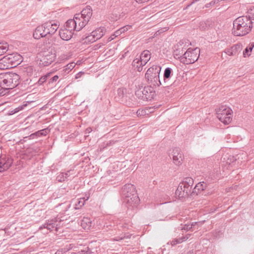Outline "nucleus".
<instances>
[{"mask_svg":"<svg viewBox=\"0 0 254 254\" xmlns=\"http://www.w3.org/2000/svg\"><path fill=\"white\" fill-rule=\"evenodd\" d=\"M140 63H139V62H137V63L136 64V65H133L134 67H135L136 68H137V69L138 70V67H139L140 66Z\"/></svg>","mask_w":254,"mask_h":254,"instance_id":"bf43d9fd","label":"nucleus"},{"mask_svg":"<svg viewBox=\"0 0 254 254\" xmlns=\"http://www.w3.org/2000/svg\"><path fill=\"white\" fill-rule=\"evenodd\" d=\"M184 239H186L185 238H179L177 239H175L172 241L170 242V244L174 246L178 244H180L183 242H184ZM170 242H168V244H169Z\"/></svg>","mask_w":254,"mask_h":254,"instance_id":"c9c22d12","label":"nucleus"},{"mask_svg":"<svg viewBox=\"0 0 254 254\" xmlns=\"http://www.w3.org/2000/svg\"><path fill=\"white\" fill-rule=\"evenodd\" d=\"M24 72L29 76L36 73V70L32 66H28L24 68Z\"/></svg>","mask_w":254,"mask_h":254,"instance_id":"7c9ffc66","label":"nucleus"},{"mask_svg":"<svg viewBox=\"0 0 254 254\" xmlns=\"http://www.w3.org/2000/svg\"><path fill=\"white\" fill-rule=\"evenodd\" d=\"M122 33V32L121 31V29H119L117 30L113 34V36H115V37L119 36Z\"/></svg>","mask_w":254,"mask_h":254,"instance_id":"de8ad7c7","label":"nucleus"},{"mask_svg":"<svg viewBox=\"0 0 254 254\" xmlns=\"http://www.w3.org/2000/svg\"><path fill=\"white\" fill-rule=\"evenodd\" d=\"M51 76L52 74L50 75V77H49V79H48V82L47 83V86L50 88L53 87L55 85L56 82L57 81L60 77L58 75H55L53 77Z\"/></svg>","mask_w":254,"mask_h":254,"instance_id":"a878e982","label":"nucleus"},{"mask_svg":"<svg viewBox=\"0 0 254 254\" xmlns=\"http://www.w3.org/2000/svg\"><path fill=\"white\" fill-rule=\"evenodd\" d=\"M190 234H188L186 236L182 237L181 238H185L186 239H184V241H185L186 240H187V239H188L190 238Z\"/></svg>","mask_w":254,"mask_h":254,"instance_id":"13d9d810","label":"nucleus"},{"mask_svg":"<svg viewBox=\"0 0 254 254\" xmlns=\"http://www.w3.org/2000/svg\"><path fill=\"white\" fill-rule=\"evenodd\" d=\"M63 220L60 217H56L53 219L48 220L45 223L40 227L39 229L41 230L46 228L50 231H52L54 230L58 231V229L63 226V224H61V221Z\"/></svg>","mask_w":254,"mask_h":254,"instance_id":"9d476101","label":"nucleus"},{"mask_svg":"<svg viewBox=\"0 0 254 254\" xmlns=\"http://www.w3.org/2000/svg\"><path fill=\"white\" fill-rule=\"evenodd\" d=\"M199 53L200 50L198 48L194 49L189 48L184 54L183 52L179 53V54L181 55L179 57L180 61L186 64H193L198 60Z\"/></svg>","mask_w":254,"mask_h":254,"instance_id":"423d86ee","label":"nucleus"},{"mask_svg":"<svg viewBox=\"0 0 254 254\" xmlns=\"http://www.w3.org/2000/svg\"><path fill=\"white\" fill-rule=\"evenodd\" d=\"M64 252H67L69 250V249H68V248H64Z\"/></svg>","mask_w":254,"mask_h":254,"instance_id":"680f3d73","label":"nucleus"},{"mask_svg":"<svg viewBox=\"0 0 254 254\" xmlns=\"http://www.w3.org/2000/svg\"><path fill=\"white\" fill-rule=\"evenodd\" d=\"M131 27L132 26L131 25H127L125 26H124V27L121 28L120 29H121V31L122 32V33H124V32L127 31V30H128L129 29H131Z\"/></svg>","mask_w":254,"mask_h":254,"instance_id":"79ce46f5","label":"nucleus"},{"mask_svg":"<svg viewBox=\"0 0 254 254\" xmlns=\"http://www.w3.org/2000/svg\"><path fill=\"white\" fill-rule=\"evenodd\" d=\"M69 171H67V172L64 173H61L58 177H57V180L60 182H62L64 181L68 177H69Z\"/></svg>","mask_w":254,"mask_h":254,"instance_id":"72a5a7b5","label":"nucleus"},{"mask_svg":"<svg viewBox=\"0 0 254 254\" xmlns=\"http://www.w3.org/2000/svg\"><path fill=\"white\" fill-rule=\"evenodd\" d=\"M75 66V64L74 63H70L67 64L65 67L64 68L63 70L64 72V74L66 75L68 74L69 71H70Z\"/></svg>","mask_w":254,"mask_h":254,"instance_id":"cd10ccee","label":"nucleus"},{"mask_svg":"<svg viewBox=\"0 0 254 254\" xmlns=\"http://www.w3.org/2000/svg\"><path fill=\"white\" fill-rule=\"evenodd\" d=\"M80 74V72L78 73L76 75V78H78L79 77V74Z\"/></svg>","mask_w":254,"mask_h":254,"instance_id":"0e129e2a","label":"nucleus"},{"mask_svg":"<svg viewBox=\"0 0 254 254\" xmlns=\"http://www.w3.org/2000/svg\"><path fill=\"white\" fill-rule=\"evenodd\" d=\"M173 87H175L176 86V81H175L172 84H171Z\"/></svg>","mask_w":254,"mask_h":254,"instance_id":"e2e57ef3","label":"nucleus"},{"mask_svg":"<svg viewBox=\"0 0 254 254\" xmlns=\"http://www.w3.org/2000/svg\"><path fill=\"white\" fill-rule=\"evenodd\" d=\"M135 95L144 101H150L154 98L155 92L151 86L139 87L135 91Z\"/></svg>","mask_w":254,"mask_h":254,"instance_id":"6e6552de","label":"nucleus"},{"mask_svg":"<svg viewBox=\"0 0 254 254\" xmlns=\"http://www.w3.org/2000/svg\"><path fill=\"white\" fill-rule=\"evenodd\" d=\"M232 50L234 55H237L240 52L242 49V45L241 44H237L231 47Z\"/></svg>","mask_w":254,"mask_h":254,"instance_id":"f704fd0d","label":"nucleus"},{"mask_svg":"<svg viewBox=\"0 0 254 254\" xmlns=\"http://www.w3.org/2000/svg\"><path fill=\"white\" fill-rule=\"evenodd\" d=\"M148 61H147L146 59L144 60H141L140 59H135L132 62V65H136V64L137 62L140 63V66L138 67V71L140 72L142 70L143 66H144L148 62Z\"/></svg>","mask_w":254,"mask_h":254,"instance_id":"b1692460","label":"nucleus"},{"mask_svg":"<svg viewBox=\"0 0 254 254\" xmlns=\"http://www.w3.org/2000/svg\"><path fill=\"white\" fill-rule=\"evenodd\" d=\"M214 2H213V1H211L210 3V5H212V4H214Z\"/></svg>","mask_w":254,"mask_h":254,"instance_id":"774afa93","label":"nucleus"},{"mask_svg":"<svg viewBox=\"0 0 254 254\" xmlns=\"http://www.w3.org/2000/svg\"><path fill=\"white\" fill-rule=\"evenodd\" d=\"M81 226L84 230H89L92 226V221L88 217H84L81 221Z\"/></svg>","mask_w":254,"mask_h":254,"instance_id":"4be33fe9","label":"nucleus"},{"mask_svg":"<svg viewBox=\"0 0 254 254\" xmlns=\"http://www.w3.org/2000/svg\"><path fill=\"white\" fill-rule=\"evenodd\" d=\"M20 76L13 72L0 74V86L3 88L13 89L19 84Z\"/></svg>","mask_w":254,"mask_h":254,"instance_id":"7ed1b4c3","label":"nucleus"},{"mask_svg":"<svg viewBox=\"0 0 254 254\" xmlns=\"http://www.w3.org/2000/svg\"><path fill=\"white\" fill-rule=\"evenodd\" d=\"M151 58V53L148 50H144L143 51L140 56V59H146L147 61H149Z\"/></svg>","mask_w":254,"mask_h":254,"instance_id":"bb28decb","label":"nucleus"},{"mask_svg":"<svg viewBox=\"0 0 254 254\" xmlns=\"http://www.w3.org/2000/svg\"><path fill=\"white\" fill-rule=\"evenodd\" d=\"M199 0H192V1L191 2V3H194L195 2H197L198 1H199Z\"/></svg>","mask_w":254,"mask_h":254,"instance_id":"69168bd1","label":"nucleus"},{"mask_svg":"<svg viewBox=\"0 0 254 254\" xmlns=\"http://www.w3.org/2000/svg\"><path fill=\"white\" fill-rule=\"evenodd\" d=\"M92 15V9L90 6L87 5L81 11L80 13L75 14L74 16V18L75 20L79 19V21L81 22L80 24H82V22H83V28L89 21Z\"/></svg>","mask_w":254,"mask_h":254,"instance_id":"1a4fd4ad","label":"nucleus"},{"mask_svg":"<svg viewBox=\"0 0 254 254\" xmlns=\"http://www.w3.org/2000/svg\"><path fill=\"white\" fill-rule=\"evenodd\" d=\"M173 76V71L171 67H167L165 69L163 73L162 84L168 86L171 83V79Z\"/></svg>","mask_w":254,"mask_h":254,"instance_id":"f3484780","label":"nucleus"},{"mask_svg":"<svg viewBox=\"0 0 254 254\" xmlns=\"http://www.w3.org/2000/svg\"><path fill=\"white\" fill-rule=\"evenodd\" d=\"M26 104H24L22 106H19V107H18L17 108H16L14 109V111L13 112V111L11 112L12 113V114L17 113V112H19V111L22 110V109H23L24 107H26Z\"/></svg>","mask_w":254,"mask_h":254,"instance_id":"37998d69","label":"nucleus"},{"mask_svg":"<svg viewBox=\"0 0 254 254\" xmlns=\"http://www.w3.org/2000/svg\"><path fill=\"white\" fill-rule=\"evenodd\" d=\"M126 93V89L124 88H119L117 90V95L120 99V101L123 102V98H124Z\"/></svg>","mask_w":254,"mask_h":254,"instance_id":"2f4dec72","label":"nucleus"},{"mask_svg":"<svg viewBox=\"0 0 254 254\" xmlns=\"http://www.w3.org/2000/svg\"><path fill=\"white\" fill-rule=\"evenodd\" d=\"M91 128H87L86 129V132H89L91 131Z\"/></svg>","mask_w":254,"mask_h":254,"instance_id":"052dcab7","label":"nucleus"},{"mask_svg":"<svg viewBox=\"0 0 254 254\" xmlns=\"http://www.w3.org/2000/svg\"><path fill=\"white\" fill-rule=\"evenodd\" d=\"M91 33H92L93 36L95 37V39L98 40L102 38L104 35L105 28L104 27H100L99 28H97L95 30L93 31Z\"/></svg>","mask_w":254,"mask_h":254,"instance_id":"5701e85b","label":"nucleus"},{"mask_svg":"<svg viewBox=\"0 0 254 254\" xmlns=\"http://www.w3.org/2000/svg\"><path fill=\"white\" fill-rule=\"evenodd\" d=\"M78 253L79 254H88L86 253L85 250H81V251L79 252Z\"/></svg>","mask_w":254,"mask_h":254,"instance_id":"6e6d98bb","label":"nucleus"},{"mask_svg":"<svg viewBox=\"0 0 254 254\" xmlns=\"http://www.w3.org/2000/svg\"><path fill=\"white\" fill-rule=\"evenodd\" d=\"M199 223H200V222H192L191 224H190V225L191 228H195V226H197V227L196 229H197L198 227V224Z\"/></svg>","mask_w":254,"mask_h":254,"instance_id":"8fccbe9b","label":"nucleus"},{"mask_svg":"<svg viewBox=\"0 0 254 254\" xmlns=\"http://www.w3.org/2000/svg\"><path fill=\"white\" fill-rule=\"evenodd\" d=\"M115 38V36H113V34L112 35H111L108 39V40L107 41L108 42H110L112 40H113V39H114V38Z\"/></svg>","mask_w":254,"mask_h":254,"instance_id":"864d4df0","label":"nucleus"},{"mask_svg":"<svg viewBox=\"0 0 254 254\" xmlns=\"http://www.w3.org/2000/svg\"><path fill=\"white\" fill-rule=\"evenodd\" d=\"M63 213H60V214L58 215V216L57 217H60L62 218V219H64L63 221H61V224H63V225H64L63 222L64 221L66 220L67 219V218L69 217V216H68L69 214H68L67 215H63Z\"/></svg>","mask_w":254,"mask_h":254,"instance_id":"a19ab883","label":"nucleus"},{"mask_svg":"<svg viewBox=\"0 0 254 254\" xmlns=\"http://www.w3.org/2000/svg\"><path fill=\"white\" fill-rule=\"evenodd\" d=\"M114 226H115L114 223H113V225H112V224L108 225L107 224L106 225H104V229L105 230L107 231L108 230L107 228L110 229V228H109V227L111 228V227H113Z\"/></svg>","mask_w":254,"mask_h":254,"instance_id":"3c124183","label":"nucleus"},{"mask_svg":"<svg viewBox=\"0 0 254 254\" xmlns=\"http://www.w3.org/2000/svg\"><path fill=\"white\" fill-rule=\"evenodd\" d=\"M134 193H137L135 187L130 184H126L123 187L121 190V194L124 197L128 196H131Z\"/></svg>","mask_w":254,"mask_h":254,"instance_id":"dca6fc26","label":"nucleus"},{"mask_svg":"<svg viewBox=\"0 0 254 254\" xmlns=\"http://www.w3.org/2000/svg\"><path fill=\"white\" fill-rule=\"evenodd\" d=\"M184 191H185V189H182V190H181V192L180 193L182 194V193H183Z\"/></svg>","mask_w":254,"mask_h":254,"instance_id":"338daca9","label":"nucleus"},{"mask_svg":"<svg viewBox=\"0 0 254 254\" xmlns=\"http://www.w3.org/2000/svg\"><path fill=\"white\" fill-rule=\"evenodd\" d=\"M140 201L139 198L137 193L133 194L131 196L124 197V202L128 208L136 207Z\"/></svg>","mask_w":254,"mask_h":254,"instance_id":"ddd939ff","label":"nucleus"},{"mask_svg":"<svg viewBox=\"0 0 254 254\" xmlns=\"http://www.w3.org/2000/svg\"><path fill=\"white\" fill-rule=\"evenodd\" d=\"M249 12L250 14L252 15V17H251V18L252 19V20H254V9H251Z\"/></svg>","mask_w":254,"mask_h":254,"instance_id":"603ef678","label":"nucleus"},{"mask_svg":"<svg viewBox=\"0 0 254 254\" xmlns=\"http://www.w3.org/2000/svg\"><path fill=\"white\" fill-rule=\"evenodd\" d=\"M22 57L17 53L8 54L0 60V69H6L17 66L22 62Z\"/></svg>","mask_w":254,"mask_h":254,"instance_id":"20e7f679","label":"nucleus"},{"mask_svg":"<svg viewBox=\"0 0 254 254\" xmlns=\"http://www.w3.org/2000/svg\"><path fill=\"white\" fill-rule=\"evenodd\" d=\"M161 70V67L158 65H153L147 69L145 78L148 84L158 87L162 84L159 77Z\"/></svg>","mask_w":254,"mask_h":254,"instance_id":"39448f33","label":"nucleus"},{"mask_svg":"<svg viewBox=\"0 0 254 254\" xmlns=\"http://www.w3.org/2000/svg\"><path fill=\"white\" fill-rule=\"evenodd\" d=\"M147 112H148V114L154 112V108L153 107H146Z\"/></svg>","mask_w":254,"mask_h":254,"instance_id":"09e8293b","label":"nucleus"},{"mask_svg":"<svg viewBox=\"0 0 254 254\" xmlns=\"http://www.w3.org/2000/svg\"><path fill=\"white\" fill-rule=\"evenodd\" d=\"M254 26L250 16H242L233 21L232 34L235 36H244L249 33Z\"/></svg>","mask_w":254,"mask_h":254,"instance_id":"f257e3e1","label":"nucleus"},{"mask_svg":"<svg viewBox=\"0 0 254 254\" xmlns=\"http://www.w3.org/2000/svg\"><path fill=\"white\" fill-rule=\"evenodd\" d=\"M193 184V180L191 178H186L179 185L176 190V195L180 199L187 198L189 195H195L192 191H191Z\"/></svg>","mask_w":254,"mask_h":254,"instance_id":"f03ea898","label":"nucleus"},{"mask_svg":"<svg viewBox=\"0 0 254 254\" xmlns=\"http://www.w3.org/2000/svg\"><path fill=\"white\" fill-rule=\"evenodd\" d=\"M85 200L84 198H81L78 202L77 203L75 204L74 209H79L80 207H82L84 205Z\"/></svg>","mask_w":254,"mask_h":254,"instance_id":"58836bf2","label":"nucleus"},{"mask_svg":"<svg viewBox=\"0 0 254 254\" xmlns=\"http://www.w3.org/2000/svg\"><path fill=\"white\" fill-rule=\"evenodd\" d=\"M81 22L79 21V19H76L75 20L74 18L68 20L65 24V28L69 29L72 32L74 31H79L83 28V23L80 24Z\"/></svg>","mask_w":254,"mask_h":254,"instance_id":"f8f14e48","label":"nucleus"},{"mask_svg":"<svg viewBox=\"0 0 254 254\" xmlns=\"http://www.w3.org/2000/svg\"><path fill=\"white\" fill-rule=\"evenodd\" d=\"M85 40L86 42H89L91 43H93L97 40L95 39V37L93 36L92 33H91V34L89 35H88L85 38Z\"/></svg>","mask_w":254,"mask_h":254,"instance_id":"4c0bfd02","label":"nucleus"},{"mask_svg":"<svg viewBox=\"0 0 254 254\" xmlns=\"http://www.w3.org/2000/svg\"><path fill=\"white\" fill-rule=\"evenodd\" d=\"M172 156L174 163L176 165H180L182 164L184 156L180 148L176 147L173 149Z\"/></svg>","mask_w":254,"mask_h":254,"instance_id":"2eb2a0df","label":"nucleus"},{"mask_svg":"<svg viewBox=\"0 0 254 254\" xmlns=\"http://www.w3.org/2000/svg\"><path fill=\"white\" fill-rule=\"evenodd\" d=\"M55 51H48L43 53L40 61V64L44 66L51 64L56 59Z\"/></svg>","mask_w":254,"mask_h":254,"instance_id":"9b49d317","label":"nucleus"},{"mask_svg":"<svg viewBox=\"0 0 254 254\" xmlns=\"http://www.w3.org/2000/svg\"><path fill=\"white\" fill-rule=\"evenodd\" d=\"M44 28L42 25L37 26L33 32V37L35 39H40L42 37H47Z\"/></svg>","mask_w":254,"mask_h":254,"instance_id":"aec40b11","label":"nucleus"},{"mask_svg":"<svg viewBox=\"0 0 254 254\" xmlns=\"http://www.w3.org/2000/svg\"><path fill=\"white\" fill-rule=\"evenodd\" d=\"M85 250H86V253H87L88 254H90L91 253V251L89 248L87 247L85 249Z\"/></svg>","mask_w":254,"mask_h":254,"instance_id":"5fc2aeb1","label":"nucleus"},{"mask_svg":"<svg viewBox=\"0 0 254 254\" xmlns=\"http://www.w3.org/2000/svg\"><path fill=\"white\" fill-rule=\"evenodd\" d=\"M73 34V32L65 27L59 31V35L61 38L64 41L69 40L72 38Z\"/></svg>","mask_w":254,"mask_h":254,"instance_id":"6ab92c4d","label":"nucleus"},{"mask_svg":"<svg viewBox=\"0 0 254 254\" xmlns=\"http://www.w3.org/2000/svg\"><path fill=\"white\" fill-rule=\"evenodd\" d=\"M207 184L204 182H199L197 184L192 190V193L195 195H197L200 191L206 189Z\"/></svg>","mask_w":254,"mask_h":254,"instance_id":"412c9836","label":"nucleus"},{"mask_svg":"<svg viewBox=\"0 0 254 254\" xmlns=\"http://www.w3.org/2000/svg\"><path fill=\"white\" fill-rule=\"evenodd\" d=\"M180 229L182 230L189 231L190 229H191V228L190 225V224L187 223L184 225L181 224V227H180Z\"/></svg>","mask_w":254,"mask_h":254,"instance_id":"ea45409f","label":"nucleus"},{"mask_svg":"<svg viewBox=\"0 0 254 254\" xmlns=\"http://www.w3.org/2000/svg\"><path fill=\"white\" fill-rule=\"evenodd\" d=\"M38 138L37 136H36L35 132L31 134L30 135L26 136L24 138H28V139H33L35 138Z\"/></svg>","mask_w":254,"mask_h":254,"instance_id":"a18cd8bd","label":"nucleus"},{"mask_svg":"<svg viewBox=\"0 0 254 254\" xmlns=\"http://www.w3.org/2000/svg\"><path fill=\"white\" fill-rule=\"evenodd\" d=\"M8 50V45L6 42L0 43V56L5 53Z\"/></svg>","mask_w":254,"mask_h":254,"instance_id":"c85d7f7f","label":"nucleus"},{"mask_svg":"<svg viewBox=\"0 0 254 254\" xmlns=\"http://www.w3.org/2000/svg\"><path fill=\"white\" fill-rule=\"evenodd\" d=\"M217 117L225 125H228L232 120V110L226 105H221L216 110Z\"/></svg>","mask_w":254,"mask_h":254,"instance_id":"0eeeda50","label":"nucleus"},{"mask_svg":"<svg viewBox=\"0 0 254 254\" xmlns=\"http://www.w3.org/2000/svg\"><path fill=\"white\" fill-rule=\"evenodd\" d=\"M130 236H131V235H127L126 236V235H125L124 237H121L120 238V239L122 240V239H125V238H127V239L129 238Z\"/></svg>","mask_w":254,"mask_h":254,"instance_id":"4d7b16f0","label":"nucleus"},{"mask_svg":"<svg viewBox=\"0 0 254 254\" xmlns=\"http://www.w3.org/2000/svg\"><path fill=\"white\" fill-rule=\"evenodd\" d=\"M52 74L51 72H49L47 73L46 75L41 76L38 80V81L37 82V84L38 85H42L44 83H48L49 79V77H50V75Z\"/></svg>","mask_w":254,"mask_h":254,"instance_id":"393cba45","label":"nucleus"},{"mask_svg":"<svg viewBox=\"0 0 254 254\" xmlns=\"http://www.w3.org/2000/svg\"><path fill=\"white\" fill-rule=\"evenodd\" d=\"M254 47V44H251L248 47H247L243 52V55L244 57H249L251 55V52Z\"/></svg>","mask_w":254,"mask_h":254,"instance_id":"c756f323","label":"nucleus"},{"mask_svg":"<svg viewBox=\"0 0 254 254\" xmlns=\"http://www.w3.org/2000/svg\"><path fill=\"white\" fill-rule=\"evenodd\" d=\"M47 37L54 34L58 30L59 25L54 21H48L42 24Z\"/></svg>","mask_w":254,"mask_h":254,"instance_id":"4468645a","label":"nucleus"},{"mask_svg":"<svg viewBox=\"0 0 254 254\" xmlns=\"http://www.w3.org/2000/svg\"><path fill=\"white\" fill-rule=\"evenodd\" d=\"M50 132L48 128H46L35 132L36 136L37 137L46 136Z\"/></svg>","mask_w":254,"mask_h":254,"instance_id":"473e14b6","label":"nucleus"},{"mask_svg":"<svg viewBox=\"0 0 254 254\" xmlns=\"http://www.w3.org/2000/svg\"><path fill=\"white\" fill-rule=\"evenodd\" d=\"M12 164V159L10 158L0 159V172L7 170Z\"/></svg>","mask_w":254,"mask_h":254,"instance_id":"a211bd4d","label":"nucleus"},{"mask_svg":"<svg viewBox=\"0 0 254 254\" xmlns=\"http://www.w3.org/2000/svg\"><path fill=\"white\" fill-rule=\"evenodd\" d=\"M231 50H232L231 47L230 48L226 49L225 50V53L227 55H228V56H234V53L232 51H231Z\"/></svg>","mask_w":254,"mask_h":254,"instance_id":"c03bdc74","label":"nucleus"},{"mask_svg":"<svg viewBox=\"0 0 254 254\" xmlns=\"http://www.w3.org/2000/svg\"><path fill=\"white\" fill-rule=\"evenodd\" d=\"M63 40H62V39H60V40H58L57 41H56L54 43V45H55L61 46V45H62L64 44V42H63Z\"/></svg>","mask_w":254,"mask_h":254,"instance_id":"49530a36","label":"nucleus"},{"mask_svg":"<svg viewBox=\"0 0 254 254\" xmlns=\"http://www.w3.org/2000/svg\"><path fill=\"white\" fill-rule=\"evenodd\" d=\"M136 114L137 116H144L148 115V112H147L146 108L143 109H139L137 111Z\"/></svg>","mask_w":254,"mask_h":254,"instance_id":"e433bc0d","label":"nucleus"}]
</instances>
